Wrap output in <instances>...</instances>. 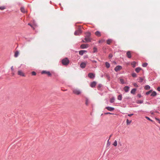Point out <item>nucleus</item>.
Segmentation results:
<instances>
[{
	"label": "nucleus",
	"mask_w": 160,
	"mask_h": 160,
	"mask_svg": "<svg viewBox=\"0 0 160 160\" xmlns=\"http://www.w3.org/2000/svg\"><path fill=\"white\" fill-rule=\"evenodd\" d=\"M69 62V60L67 58H65L62 60V64L64 65H68Z\"/></svg>",
	"instance_id": "f257e3e1"
},
{
	"label": "nucleus",
	"mask_w": 160,
	"mask_h": 160,
	"mask_svg": "<svg viewBox=\"0 0 160 160\" xmlns=\"http://www.w3.org/2000/svg\"><path fill=\"white\" fill-rule=\"evenodd\" d=\"M73 92L76 95H79L81 94V92L79 89H74L73 90Z\"/></svg>",
	"instance_id": "f03ea898"
},
{
	"label": "nucleus",
	"mask_w": 160,
	"mask_h": 160,
	"mask_svg": "<svg viewBox=\"0 0 160 160\" xmlns=\"http://www.w3.org/2000/svg\"><path fill=\"white\" fill-rule=\"evenodd\" d=\"M18 75L22 76L25 77V75L24 72L21 70H19L18 71Z\"/></svg>",
	"instance_id": "7ed1b4c3"
},
{
	"label": "nucleus",
	"mask_w": 160,
	"mask_h": 160,
	"mask_svg": "<svg viewBox=\"0 0 160 160\" xmlns=\"http://www.w3.org/2000/svg\"><path fill=\"white\" fill-rule=\"evenodd\" d=\"M82 32L81 28H79L75 32L74 34L75 35H79L82 33Z\"/></svg>",
	"instance_id": "20e7f679"
},
{
	"label": "nucleus",
	"mask_w": 160,
	"mask_h": 160,
	"mask_svg": "<svg viewBox=\"0 0 160 160\" xmlns=\"http://www.w3.org/2000/svg\"><path fill=\"white\" fill-rule=\"evenodd\" d=\"M41 73L42 74H46L48 76H52V74L50 72L46 71H42L41 72Z\"/></svg>",
	"instance_id": "39448f33"
},
{
	"label": "nucleus",
	"mask_w": 160,
	"mask_h": 160,
	"mask_svg": "<svg viewBox=\"0 0 160 160\" xmlns=\"http://www.w3.org/2000/svg\"><path fill=\"white\" fill-rule=\"evenodd\" d=\"M87 64V62H82L81 63V64L80 65V66L81 68H84Z\"/></svg>",
	"instance_id": "423d86ee"
},
{
	"label": "nucleus",
	"mask_w": 160,
	"mask_h": 160,
	"mask_svg": "<svg viewBox=\"0 0 160 160\" xmlns=\"http://www.w3.org/2000/svg\"><path fill=\"white\" fill-rule=\"evenodd\" d=\"M122 68V67L120 66H118L114 68V70L116 72H118Z\"/></svg>",
	"instance_id": "0eeeda50"
},
{
	"label": "nucleus",
	"mask_w": 160,
	"mask_h": 160,
	"mask_svg": "<svg viewBox=\"0 0 160 160\" xmlns=\"http://www.w3.org/2000/svg\"><path fill=\"white\" fill-rule=\"evenodd\" d=\"M89 47V45L88 44H83L81 45L80 47L82 49L87 48Z\"/></svg>",
	"instance_id": "6e6552de"
},
{
	"label": "nucleus",
	"mask_w": 160,
	"mask_h": 160,
	"mask_svg": "<svg viewBox=\"0 0 160 160\" xmlns=\"http://www.w3.org/2000/svg\"><path fill=\"white\" fill-rule=\"evenodd\" d=\"M88 76L91 78H94L95 77L94 74L92 73H89Z\"/></svg>",
	"instance_id": "1a4fd4ad"
},
{
	"label": "nucleus",
	"mask_w": 160,
	"mask_h": 160,
	"mask_svg": "<svg viewBox=\"0 0 160 160\" xmlns=\"http://www.w3.org/2000/svg\"><path fill=\"white\" fill-rule=\"evenodd\" d=\"M105 108L110 111H113L114 109V108L109 107H107Z\"/></svg>",
	"instance_id": "9d476101"
},
{
	"label": "nucleus",
	"mask_w": 160,
	"mask_h": 160,
	"mask_svg": "<svg viewBox=\"0 0 160 160\" xmlns=\"http://www.w3.org/2000/svg\"><path fill=\"white\" fill-rule=\"evenodd\" d=\"M126 55L127 57L129 58H131V52L130 51H128L127 52Z\"/></svg>",
	"instance_id": "9b49d317"
},
{
	"label": "nucleus",
	"mask_w": 160,
	"mask_h": 160,
	"mask_svg": "<svg viewBox=\"0 0 160 160\" xmlns=\"http://www.w3.org/2000/svg\"><path fill=\"white\" fill-rule=\"evenodd\" d=\"M95 34L96 36L98 37H100L101 36V34L100 32L97 31L95 32Z\"/></svg>",
	"instance_id": "f8f14e48"
},
{
	"label": "nucleus",
	"mask_w": 160,
	"mask_h": 160,
	"mask_svg": "<svg viewBox=\"0 0 160 160\" xmlns=\"http://www.w3.org/2000/svg\"><path fill=\"white\" fill-rule=\"evenodd\" d=\"M96 84V83L95 82H92L90 84V86L92 88L94 87Z\"/></svg>",
	"instance_id": "ddd939ff"
},
{
	"label": "nucleus",
	"mask_w": 160,
	"mask_h": 160,
	"mask_svg": "<svg viewBox=\"0 0 160 160\" xmlns=\"http://www.w3.org/2000/svg\"><path fill=\"white\" fill-rule=\"evenodd\" d=\"M87 52V51L85 50H81L79 51V54L81 55H82L84 53Z\"/></svg>",
	"instance_id": "4468645a"
},
{
	"label": "nucleus",
	"mask_w": 160,
	"mask_h": 160,
	"mask_svg": "<svg viewBox=\"0 0 160 160\" xmlns=\"http://www.w3.org/2000/svg\"><path fill=\"white\" fill-rule=\"evenodd\" d=\"M19 54V52L18 51H16L15 52V53H14V57L15 58L17 57H18V56Z\"/></svg>",
	"instance_id": "2eb2a0df"
},
{
	"label": "nucleus",
	"mask_w": 160,
	"mask_h": 160,
	"mask_svg": "<svg viewBox=\"0 0 160 160\" xmlns=\"http://www.w3.org/2000/svg\"><path fill=\"white\" fill-rule=\"evenodd\" d=\"M85 40L86 42H90L91 41V39L89 37H86L85 38Z\"/></svg>",
	"instance_id": "dca6fc26"
},
{
	"label": "nucleus",
	"mask_w": 160,
	"mask_h": 160,
	"mask_svg": "<svg viewBox=\"0 0 160 160\" xmlns=\"http://www.w3.org/2000/svg\"><path fill=\"white\" fill-rule=\"evenodd\" d=\"M142 69L141 68H140V67H138V68H136V69H135V71L137 72V73H138L139 72V71L141 70Z\"/></svg>",
	"instance_id": "f3484780"
},
{
	"label": "nucleus",
	"mask_w": 160,
	"mask_h": 160,
	"mask_svg": "<svg viewBox=\"0 0 160 160\" xmlns=\"http://www.w3.org/2000/svg\"><path fill=\"white\" fill-rule=\"evenodd\" d=\"M129 89V87L128 86H125L124 88V90L125 92H128Z\"/></svg>",
	"instance_id": "a211bd4d"
},
{
	"label": "nucleus",
	"mask_w": 160,
	"mask_h": 160,
	"mask_svg": "<svg viewBox=\"0 0 160 160\" xmlns=\"http://www.w3.org/2000/svg\"><path fill=\"white\" fill-rule=\"evenodd\" d=\"M105 66L107 68H109L110 67V64L107 62H105Z\"/></svg>",
	"instance_id": "6ab92c4d"
},
{
	"label": "nucleus",
	"mask_w": 160,
	"mask_h": 160,
	"mask_svg": "<svg viewBox=\"0 0 160 160\" xmlns=\"http://www.w3.org/2000/svg\"><path fill=\"white\" fill-rule=\"evenodd\" d=\"M156 95H157L156 92L155 91H153L152 92V93L151 94V96L154 97V96H156Z\"/></svg>",
	"instance_id": "aec40b11"
},
{
	"label": "nucleus",
	"mask_w": 160,
	"mask_h": 160,
	"mask_svg": "<svg viewBox=\"0 0 160 160\" xmlns=\"http://www.w3.org/2000/svg\"><path fill=\"white\" fill-rule=\"evenodd\" d=\"M21 11L23 13H25L26 12V10L25 8L23 7H22L21 8Z\"/></svg>",
	"instance_id": "412c9836"
},
{
	"label": "nucleus",
	"mask_w": 160,
	"mask_h": 160,
	"mask_svg": "<svg viewBox=\"0 0 160 160\" xmlns=\"http://www.w3.org/2000/svg\"><path fill=\"white\" fill-rule=\"evenodd\" d=\"M150 88V86L148 85H146L144 88L146 90H149Z\"/></svg>",
	"instance_id": "4be33fe9"
},
{
	"label": "nucleus",
	"mask_w": 160,
	"mask_h": 160,
	"mask_svg": "<svg viewBox=\"0 0 160 160\" xmlns=\"http://www.w3.org/2000/svg\"><path fill=\"white\" fill-rule=\"evenodd\" d=\"M136 63L135 62L133 61L131 63V65H132V66L134 68L136 66Z\"/></svg>",
	"instance_id": "5701e85b"
},
{
	"label": "nucleus",
	"mask_w": 160,
	"mask_h": 160,
	"mask_svg": "<svg viewBox=\"0 0 160 160\" xmlns=\"http://www.w3.org/2000/svg\"><path fill=\"white\" fill-rule=\"evenodd\" d=\"M138 82H142L143 80V78L141 77H140L138 79Z\"/></svg>",
	"instance_id": "b1692460"
},
{
	"label": "nucleus",
	"mask_w": 160,
	"mask_h": 160,
	"mask_svg": "<svg viewBox=\"0 0 160 160\" xmlns=\"http://www.w3.org/2000/svg\"><path fill=\"white\" fill-rule=\"evenodd\" d=\"M136 90V89H133L131 91V93L132 94H134L135 93Z\"/></svg>",
	"instance_id": "393cba45"
},
{
	"label": "nucleus",
	"mask_w": 160,
	"mask_h": 160,
	"mask_svg": "<svg viewBox=\"0 0 160 160\" xmlns=\"http://www.w3.org/2000/svg\"><path fill=\"white\" fill-rule=\"evenodd\" d=\"M85 34L86 35V37H89L91 35V34L89 32H87Z\"/></svg>",
	"instance_id": "a878e982"
},
{
	"label": "nucleus",
	"mask_w": 160,
	"mask_h": 160,
	"mask_svg": "<svg viewBox=\"0 0 160 160\" xmlns=\"http://www.w3.org/2000/svg\"><path fill=\"white\" fill-rule=\"evenodd\" d=\"M114 100H115V99H114V98L113 97L111 98L110 99V102H111V103L113 102H114Z\"/></svg>",
	"instance_id": "bb28decb"
},
{
	"label": "nucleus",
	"mask_w": 160,
	"mask_h": 160,
	"mask_svg": "<svg viewBox=\"0 0 160 160\" xmlns=\"http://www.w3.org/2000/svg\"><path fill=\"white\" fill-rule=\"evenodd\" d=\"M132 122L131 120H129L128 119L127 120L126 123L127 125L130 124Z\"/></svg>",
	"instance_id": "cd10ccee"
},
{
	"label": "nucleus",
	"mask_w": 160,
	"mask_h": 160,
	"mask_svg": "<svg viewBox=\"0 0 160 160\" xmlns=\"http://www.w3.org/2000/svg\"><path fill=\"white\" fill-rule=\"evenodd\" d=\"M6 8V7L5 6H2L0 7V9L3 10Z\"/></svg>",
	"instance_id": "c85d7f7f"
},
{
	"label": "nucleus",
	"mask_w": 160,
	"mask_h": 160,
	"mask_svg": "<svg viewBox=\"0 0 160 160\" xmlns=\"http://www.w3.org/2000/svg\"><path fill=\"white\" fill-rule=\"evenodd\" d=\"M117 144L118 143L117 141H115L112 144L114 146H116L117 145Z\"/></svg>",
	"instance_id": "c756f323"
},
{
	"label": "nucleus",
	"mask_w": 160,
	"mask_h": 160,
	"mask_svg": "<svg viewBox=\"0 0 160 160\" xmlns=\"http://www.w3.org/2000/svg\"><path fill=\"white\" fill-rule=\"evenodd\" d=\"M107 43L108 44H110L112 42V40L111 39H108L107 40Z\"/></svg>",
	"instance_id": "7c9ffc66"
},
{
	"label": "nucleus",
	"mask_w": 160,
	"mask_h": 160,
	"mask_svg": "<svg viewBox=\"0 0 160 160\" xmlns=\"http://www.w3.org/2000/svg\"><path fill=\"white\" fill-rule=\"evenodd\" d=\"M120 80L121 84H123L125 83L124 80L123 79L120 78Z\"/></svg>",
	"instance_id": "2f4dec72"
},
{
	"label": "nucleus",
	"mask_w": 160,
	"mask_h": 160,
	"mask_svg": "<svg viewBox=\"0 0 160 160\" xmlns=\"http://www.w3.org/2000/svg\"><path fill=\"white\" fill-rule=\"evenodd\" d=\"M118 100H121L122 99V96L121 95H119L118 98Z\"/></svg>",
	"instance_id": "473e14b6"
},
{
	"label": "nucleus",
	"mask_w": 160,
	"mask_h": 160,
	"mask_svg": "<svg viewBox=\"0 0 160 160\" xmlns=\"http://www.w3.org/2000/svg\"><path fill=\"white\" fill-rule=\"evenodd\" d=\"M89 104V101L88 99L86 98V99L85 104L86 105L88 106Z\"/></svg>",
	"instance_id": "72a5a7b5"
},
{
	"label": "nucleus",
	"mask_w": 160,
	"mask_h": 160,
	"mask_svg": "<svg viewBox=\"0 0 160 160\" xmlns=\"http://www.w3.org/2000/svg\"><path fill=\"white\" fill-rule=\"evenodd\" d=\"M143 102V101L142 100H138L137 102V103H142Z\"/></svg>",
	"instance_id": "f704fd0d"
},
{
	"label": "nucleus",
	"mask_w": 160,
	"mask_h": 160,
	"mask_svg": "<svg viewBox=\"0 0 160 160\" xmlns=\"http://www.w3.org/2000/svg\"><path fill=\"white\" fill-rule=\"evenodd\" d=\"M97 51V48L96 47H94L93 48V52H95Z\"/></svg>",
	"instance_id": "c9c22d12"
},
{
	"label": "nucleus",
	"mask_w": 160,
	"mask_h": 160,
	"mask_svg": "<svg viewBox=\"0 0 160 160\" xmlns=\"http://www.w3.org/2000/svg\"><path fill=\"white\" fill-rule=\"evenodd\" d=\"M148 64L146 63H144L142 64V66L144 67H145L147 66Z\"/></svg>",
	"instance_id": "e433bc0d"
},
{
	"label": "nucleus",
	"mask_w": 160,
	"mask_h": 160,
	"mask_svg": "<svg viewBox=\"0 0 160 160\" xmlns=\"http://www.w3.org/2000/svg\"><path fill=\"white\" fill-rule=\"evenodd\" d=\"M132 76L133 77H137V74L135 73H133L132 74Z\"/></svg>",
	"instance_id": "4c0bfd02"
},
{
	"label": "nucleus",
	"mask_w": 160,
	"mask_h": 160,
	"mask_svg": "<svg viewBox=\"0 0 160 160\" xmlns=\"http://www.w3.org/2000/svg\"><path fill=\"white\" fill-rule=\"evenodd\" d=\"M36 74V73L35 72L33 71L32 72V75L35 76Z\"/></svg>",
	"instance_id": "58836bf2"
},
{
	"label": "nucleus",
	"mask_w": 160,
	"mask_h": 160,
	"mask_svg": "<svg viewBox=\"0 0 160 160\" xmlns=\"http://www.w3.org/2000/svg\"><path fill=\"white\" fill-rule=\"evenodd\" d=\"M152 92V90H150L148 92H147L146 93V94L147 95H148L149 94H150L151 92Z\"/></svg>",
	"instance_id": "ea45409f"
},
{
	"label": "nucleus",
	"mask_w": 160,
	"mask_h": 160,
	"mask_svg": "<svg viewBox=\"0 0 160 160\" xmlns=\"http://www.w3.org/2000/svg\"><path fill=\"white\" fill-rule=\"evenodd\" d=\"M155 119L157 121H158V122L160 124V119L157 118H155Z\"/></svg>",
	"instance_id": "a19ab883"
},
{
	"label": "nucleus",
	"mask_w": 160,
	"mask_h": 160,
	"mask_svg": "<svg viewBox=\"0 0 160 160\" xmlns=\"http://www.w3.org/2000/svg\"><path fill=\"white\" fill-rule=\"evenodd\" d=\"M145 118L147 119L148 120L152 121V120L148 117H146Z\"/></svg>",
	"instance_id": "79ce46f5"
},
{
	"label": "nucleus",
	"mask_w": 160,
	"mask_h": 160,
	"mask_svg": "<svg viewBox=\"0 0 160 160\" xmlns=\"http://www.w3.org/2000/svg\"><path fill=\"white\" fill-rule=\"evenodd\" d=\"M110 142L109 141H108V143L107 144V145L108 146H109L110 144Z\"/></svg>",
	"instance_id": "37998d69"
},
{
	"label": "nucleus",
	"mask_w": 160,
	"mask_h": 160,
	"mask_svg": "<svg viewBox=\"0 0 160 160\" xmlns=\"http://www.w3.org/2000/svg\"><path fill=\"white\" fill-rule=\"evenodd\" d=\"M112 114V115H113L114 114L113 113H110V112H107V113H105V114Z\"/></svg>",
	"instance_id": "c03bdc74"
},
{
	"label": "nucleus",
	"mask_w": 160,
	"mask_h": 160,
	"mask_svg": "<svg viewBox=\"0 0 160 160\" xmlns=\"http://www.w3.org/2000/svg\"><path fill=\"white\" fill-rule=\"evenodd\" d=\"M112 57V54H110L109 55V57L110 58H111Z\"/></svg>",
	"instance_id": "a18cd8bd"
},
{
	"label": "nucleus",
	"mask_w": 160,
	"mask_h": 160,
	"mask_svg": "<svg viewBox=\"0 0 160 160\" xmlns=\"http://www.w3.org/2000/svg\"><path fill=\"white\" fill-rule=\"evenodd\" d=\"M104 41V40H99V43H102Z\"/></svg>",
	"instance_id": "49530a36"
},
{
	"label": "nucleus",
	"mask_w": 160,
	"mask_h": 160,
	"mask_svg": "<svg viewBox=\"0 0 160 160\" xmlns=\"http://www.w3.org/2000/svg\"><path fill=\"white\" fill-rule=\"evenodd\" d=\"M133 85H134V86H135V87H138V85L137 84H136V83H134L133 84Z\"/></svg>",
	"instance_id": "de8ad7c7"
},
{
	"label": "nucleus",
	"mask_w": 160,
	"mask_h": 160,
	"mask_svg": "<svg viewBox=\"0 0 160 160\" xmlns=\"http://www.w3.org/2000/svg\"><path fill=\"white\" fill-rule=\"evenodd\" d=\"M133 115V114H128V116L129 117H131Z\"/></svg>",
	"instance_id": "09e8293b"
},
{
	"label": "nucleus",
	"mask_w": 160,
	"mask_h": 160,
	"mask_svg": "<svg viewBox=\"0 0 160 160\" xmlns=\"http://www.w3.org/2000/svg\"><path fill=\"white\" fill-rule=\"evenodd\" d=\"M157 90L159 91H160V87H159L158 88Z\"/></svg>",
	"instance_id": "8fccbe9b"
},
{
	"label": "nucleus",
	"mask_w": 160,
	"mask_h": 160,
	"mask_svg": "<svg viewBox=\"0 0 160 160\" xmlns=\"http://www.w3.org/2000/svg\"><path fill=\"white\" fill-rule=\"evenodd\" d=\"M92 62H95V63H96L97 62L96 61H95V60H92Z\"/></svg>",
	"instance_id": "3c124183"
},
{
	"label": "nucleus",
	"mask_w": 160,
	"mask_h": 160,
	"mask_svg": "<svg viewBox=\"0 0 160 160\" xmlns=\"http://www.w3.org/2000/svg\"><path fill=\"white\" fill-rule=\"evenodd\" d=\"M11 70H12V71H13L14 69H13V66L11 68Z\"/></svg>",
	"instance_id": "603ef678"
},
{
	"label": "nucleus",
	"mask_w": 160,
	"mask_h": 160,
	"mask_svg": "<svg viewBox=\"0 0 160 160\" xmlns=\"http://www.w3.org/2000/svg\"><path fill=\"white\" fill-rule=\"evenodd\" d=\"M28 25L32 27V26L30 23H28Z\"/></svg>",
	"instance_id": "864d4df0"
},
{
	"label": "nucleus",
	"mask_w": 160,
	"mask_h": 160,
	"mask_svg": "<svg viewBox=\"0 0 160 160\" xmlns=\"http://www.w3.org/2000/svg\"><path fill=\"white\" fill-rule=\"evenodd\" d=\"M12 74L13 75H14V73H12Z\"/></svg>",
	"instance_id": "5fc2aeb1"
}]
</instances>
